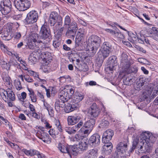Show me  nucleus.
Segmentation results:
<instances>
[{
    "instance_id": "37998d69",
    "label": "nucleus",
    "mask_w": 158,
    "mask_h": 158,
    "mask_svg": "<svg viewBox=\"0 0 158 158\" xmlns=\"http://www.w3.org/2000/svg\"><path fill=\"white\" fill-rule=\"evenodd\" d=\"M44 142L48 144L50 143L51 142V138L49 135L48 134L45 137H44L42 140Z\"/></svg>"
},
{
    "instance_id": "7ed1b4c3",
    "label": "nucleus",
    "mask_w": 158,
    "mask_h": 158,
    "mask_svg": "<svg viewBox=\"0 0 158 158\" xmlns=\"http://www.w3.org/2000/svg\"><path fill=\"white\" fill-rule=\"evenodd\" d=\"M59 149L64 153H68L70 156H76L77 154L76 147L71 145L64 144L60 143L58 145Z\"/></svg>"
},
{
    "instance_id": "9b49d317",
    "label": "nucleus",
    "mask_w": 158,
    "mask_h": 158,
    "mask_svg": "<svg viewBox=\"0 0 158 158\" xmlns=\"http://www.w3.org/2000/svg\"><path fill=\"white\" fill-rule=\"evenodd\" d=\"M100 142V136L98 134H94L91 136L88 140V143L93 147L99 145Z\"/></svg>"
},
{
    "instance_id": "1a4fd4ad",
    "label": "nucleus",
    "mask_w": 158,
    "mask_h": 158,
    "mask_svg": "<svg viewBox=\"0 0 158 158\" xmlns=\"http://www.w3.org/2000/svg\"><path fill=\"white\" fill-rule=\"evenodd\" d=\"M111 52L104 49L103 48L98 52L97 54L98 55L97 60L99 63V64H98L99 67L102 65L105 59L109 56L110 53Z\"/></svg>"
},
{
    "instance_id": "f03ea898",
    "label": "nucleus",
    "mask_w": 158,
    "mask_h": 158,
    "mask_svg": "<svg viewBox=\"0 0 158 158\" xmlns=\"http://www.w3.org/2000/svg\"><path fill=\"white\" fill-rule=\"evenodd\" d=\"M139 135H137L135 133L133 135L132 147L129 150V152L131 153L133 152L135 148L138 149L139 154L144 152L145 150L143 149V146L144 142H142V141H139Z\"/></svg>"
},
{
    "instance_id": "e433bc0d",
    "label": "nucleus",
    "mask_w": 158,
    "mask_h": 158,
    "mask_svg": "<svg viewBox=\"0 0 158 158\" xmlns=\"http://www.w3.org/2000/svg\"><path fill=\"white\" fill-rule=\"evenodd\" d=\"M110 124L109 122L105 119H103L99 124V127L102 128L107 127Z\"/></svg>"
},
{
    "instance_id": "4d7b16f0",
    "label": "nucleus",
    "mask_w": 158,
    "mask_h": 158,
    "mask_svg": "<svg viewBox=\"0 0 158 158\" xmlns=\"http://www.w3.org/2000/svg\"><path fill=\"white\" fill-rule=\"evenodd\" d=\"M133 41H137L138 39V36H137L136 35L133 33H130V36L129 39Z\"/></svg>"
},
{
    "instance_id": "0eeeda50",
    "label": "nucleus",
    "mask_w": 158,
    "mask_h": 158,
    "mask_svg": "<svg viewBox=\"0 0 158 158\" xmlns=\"http://www.w3.org/2000/svg\"><path fill=\"white\" fill-rule=\"evenodd\" d=\"M38 17L37 12L35 10H32L27 14L25 20L27 24H31L37 22Z\"/></svg>"
},
{
    "instance_id": "412c9836",
    "label": "nucleus",
    "mask_w": 158,
    "mask_h": 158,
    "mask_svg": "<svg viewBox=\"0 0 158 158\" xmlns=\"http://www.w3.org/2000/svg\"><path fill=\"white\" fill-rule=\"evenodd\" d=\"M105 144L102 147V153L105 155H107L110 154L112 149L113 146L111 142L104 143Z\"/></svg>"
},
{
    "instance_id": "ea45409f",
    "label": "nucleus",
    "mask_w": 158,
    "mask_h": 158,
    "mask_svg": "<svg viewBox=\"0 0 158 158\" xmlns=\"http://www.w3.org/2000/svg\"><path fill=\"white\" fill-rule=\"evenodd\" d=\"M69 27L71 29L77 31L78 29V26L77 24L74 21H73L71 23L69 26Z\"/></svg>"
},
{
    "instance_id": "b1692460",
    "label": "nucleus",
    "mask_w": 158,
    "mask_h": 158,
    "mask_svg": "<svg viewBox=\"0 0 158 158\" xmlns=\"http://www.w3.org/2000/svg\"><path fill=\"white\" fill-rule=\"evenodd\" d=\"M122 79L124 84L126 85H130L133 82L132 77L128 73L124 75Z\"/></svg>"
},
{
    "instance_id": "603ef678",
    "label": "nucleus",
    "mask_w": 158,
    "mask_h": 158,
    "mask_svg": "<svg viewBox=\"0 0 158 158\" xmlns=\"http://www.w3.org/2000/svg\"><path fill=\"white\" fill-rule=\"evenodd\" d=\"M44 102V109H46L48 111H49L50 109L51 108V106L48 103L45 101V100H42Z\"/></svg>"
},
{
    "instance_id": "338daca9",
    "label": "nucleus",
    "mask_w": 158,
    "mask_h": 158,
    "mask_svg": "<svg viewBox=\"0 0 158 158\" xmlns=\"http://www.w3.org/2000/svg\"><path fill=\"white\" fill-rule=\"evenodd\" d=\"M30 153L31 156H34L35 155H37L38 154H39V152L38 151L35 150H30Z\"/></svg>"
},
{
    "instance_id": "c85d7f7f",
    "label": "nucleus",
    "mask_w": 158,
    "mask_h": 158,
    "mask_svg": "<svg viewBox=\"0 0 158 158\" xmlns=\"http://www.w3.org/2000/svg\"><path fill=\"white\" fill-rule=\"evenodd\" d=\"M146 79L145 77H140L139 81H137V88L139 90H141L142 88V86L145 84L146 82Z\"/></svg>"
},
{
    "instance_id": "4c0bfd02",
    "label": "nucleus",
    "mask_w": 158,
    "mask_h": 158,
    "mask_svg": "<svg viewBox=\"0 0 158 158\" xmlns=\"http://www.w3.org/2000/svg\"><path fill=\"white\" fill-rule=\"evenodd\" d=\"M28 60H29V63L31 64H35V62L37 60L36 57L33 53L31 54L30 55L28 58Z\"/></svg>"
},
{
    "instance_id": "e2e57ef3",
    "label": "nucleus",
    "mask_w": 158,
    "mask_h": 158,
    "mask_svg": "<svg viewBox=\"0 0 158 158\" xmlns=\"http://www.w3.org/2000/svg\"><path fill=\"white\" fill-rule=\"evenodd\" d=\"M59 98L60 99V107H61L62 108H63L64 107V106H65L66 104H65V103L66 102H67L68 101H64V100H62L61 98H60V94H59Z\"/></svg>"
},
{
    "instance_id": "c03bdc74",
    "label": "nucleus",
    "mask_w": 158,
    "mask_h": 158,
    "mask_svg": "<svg viewBox=\"0 0 158 158\" xmlns=\"http://www.w3.org/2000/svg\"><path fill=\"white\" fill-rule=\"evenodd\" d=\"M55 125L57 129L59 131L61 132L63 131V130L62 128L61 125L59 120H56L55 122Z\"/></svg>"
},
{
    "instance_id": "680f3d73",
    "label": "nucleus",
    "mask_w": 158,
    "mask_h": 158,
    "mask_svg": "<svg viewBox=\"0 0 158 158\" xmlns=\"http://www.w3.org/2000/svg\"><path fill=\"white\" fill-rule=\"evenodd\" d=\"M24 79L28 82H32L34 81L32 78H31L30 77L27 75H25L24 76Z\"/></svg>"
},
{
    "instance_id": "ddd939ff",
    "label": "nucleus",
    "mask_w": 158,
    "mask_h": 158,
    "mask_svg": "<svg viewBox=\"0 0 158 158\" xmlns=\"http://www.w3.org/2000/svg\"><path fill=\"white\" fill-rule=\"evenodd\" d=\"M114 135V132L111 129L106 130L103 133L102 138L103 143L109 142Z\"/></svg>"
},
{
    "instance_id": "72a5a7b5",
    "label": "nucleus",
    "mask_w": 158,
    "mask_h": 158,
    "mask_svg": "<svg viewBox=\"0 0 158 158\" xmlns=\"http://www.w3.org/2000/svg\"><path fill=\"white\" fill-rule=\"evenodd\" d=\"M1 6V5L0 11L2 14L7 15L11 11L12 8L4 6L2 7Z\"/></svg>"
},
{
    "instance_id": "cd10ccee",
    "label": "nucleus",
    "mask_w": 158,
    "mask_h": 158,
    "mask_svg": "<svg viewBox=\"0 0 158 158\" xmlns=\"http://www.w3.org/2000/svg\"><path fill=\"white\" fill-rule=\"evenodd\" d=\"M39 36L38 34L36 33H32L29 37L28 39V41H30L31 43L34 42H38L39 43L42 42L41 41H39L38 40Z\"/></svg>"
},
{
    "instance_id": "393cba45",
    "label": "nucleus",
    "mask_w": 158,
    "mask_h": 158,
    "mask_svg": "<svg viewBox=\"0 0 158 158\" xmlns=\"http://www.w3.org/2000/svg\"><path fill=\"white\" fill-rule=\"evenodd\" d=\"M131 63H130L129 66L128 67H124L122 68L123 70L127 73L130 74L131 73L135 74L138 71V68L136 66H133L130 67Z\"/></svg>"
},
{
    "instance_id": "09e8293b",
    "label": "nucleus",
    "mask_w": 158,
    "mask_h": 158,
    "mask_svg": "<svg viewBox=\"0 0 158 158\" xmlns=\"http://www.w3.org/2000/svg\"><path fill=\"white\" fill-rule=\"evenodd\" d=\"M49 134L53 138H56V135H57L58 132L56 133L55 132L54 129L52 128L51 129L48 131Z\"/></svg>"
},
{
    "instance_id": "3c124183",
    "label": "nucleus",
    "mask_w": 158,
    "mask_h": 158,
    "mask_svg": "<svg viewBox=\"0 0 158 158\" xmlns=\"http://www.w3.org/2000/svg\"><path fill=\"white\" fill-rule=\"evenodd\" d=\"M11 64L10 62L5 63L2 64V67L4 69H6L7 70H9L10 69Z\"/></svg>"
},
{
    "instance_id": "79ce46f5",
    "label": "nucleus",
    "mask_w": 158,
    "mask_h": 158,
    "mask_svg": "<svg viewBox=\"0 0 158 158\" xmlns=\"http://www.w3.org/2000/svg\"><path fill=\"white\" fill-rule=\"evenodd\" d=\"M57 21L56 22H57V24L56 25L55 27L56 28V30L57 31L58 29H59V28H57V27H56L57 26H59L60 25L62 26L63 23L62 18L61 16H59L57 19Z\"/></svg>"
},
{
    "instance_id": "de8ad7c7",
    "label": "nucleus",
    "mask_w": 158,
    "mask_h": 158,
    "mask_svg": "<svg viewBox=\"0 0 158 158\" xmlns=\"http://www.w3.org/2000/svg\"><path fill=\"white\" fill-rule=\"evenodd\" d=\"M9 62L11 65H13L15 67H17L18 69H20L21 66L20 64L17 62L16 60H10Z\"/></svg>"
},
{
    "instance_id": "8fccbe9b",
    "label": "nucleus",
    "mask_w": 158,
    "mask_h": 158,
    "mask_svg": "<svg viewBox=\"0 0 158 158\" xmlns=\"http://www.w3.org/2000/svg\"><path fill=\"white\" fill-rule=\"evenodd\" d=\"M59 16L57 12L55 11H53L50 14L49 17L52 19H55L57 20Z\"/></svg>"
},
{
    "instance_id": "052dcab7",
    "label": "nucleus",
    "mask_w": 158,
    "mask_h": 158,
    "mask_svg": "<svg viewBox=\"0 0 158 158\" xmlns=\"http://www.w3.org/2000/svg\"><path fill=\"white\" fill-rule=\"evenodd\" d=\"M145 38V37H144L143 35H140V37H138V39L137 40V41L139 43L142 44H144Z\"/></svg>"
},
{
    "instance_id": "bf43d9fd",
    "label": "nucleus",
    "mask_w": 158,
    "mask_h": 158,
    "mask_svg": "<svg viewBox=\"0 0 158 158\" xmlns=\"http://www.w3.org/2000/svg\"><path fill=\"white\" fill-rule=\"evenodd\" d=\"M60 44L61 42L58 40H55L53 41V45L55 48H59Z\"/></svg>"
},
{
    "instance_id": "0e129e2a",
    "label": "nucleus",
    "mask_w": 158,
    "mask_h": 158,
    "mask_svg": "<svg viewBox=\"0 0 158 158\" xmlns=\"http://www.w3.org/2000/svg\"><path fill=\"white\" fill-rule=\"evenodd\" d=\"M0 47L1 50L2 51H4V52L9 51V49L3 43L0 46Z\"/></svg>"
},
{
    "instance_id": "9d476101",
    "label": "nucleus",
    "mask_w": 158,
    "mask_h": 158,
    "mask_svg": "<svg viewBox=\"0 0 158 158\" xmlns=\"http://www.w3.org/2000/svg\"><path fill=\"white\" fill-rule=\"evenodd\" d=\"M100 111L96 103H94L90 106L88 110L89 116L91 119L97 117L100 114Z\"/></svg>"
},
{
    "instance_id": "69168bd1",
    "label": "nucleus",
    "mask_w": 158,
    "mask_h": 158,
    "mask_svg": "<svg viewBox=\"0 0 158 158\" xmlns=\"http://www.w3.org/2000/svg\"><path fill=\"white\" fill-rule=\"evenodd\" d=\"M32 102H35L37 101V96L35 94L31 95L29 96Z\"/></svg>"
},
{
    "instance_id": "f8f14e48",
    "label": "nucleus",
    "mask_w": 158,
    "mask_h": 158,
    "mask_svg": "<svg viewBox=\"0 0 158 158\" xmlns=\"http://www.w3.org/2000/svg\"><path fill=\"white\" fill-rule=\"evenodd\" d=\"M6 28H4L3 29L0 30V34L3 33L2 36L3 40H9L11 38L10 35V32L12 29V27L10 24H7L5 27Z\"/></svg>"
},
{
    "instance_id": "c756f323",
    "label": "nucleus",
    "mask_w": 158,
    "mask_h": 158,
    "mask_svg": "<svg viewBox=\"0 0 158 158\" xmlns=\"http://www.w3.org/2000/svg\"><path fill=\"white\" fill-rule=\"evenodd\" d=\"M120 66L123 68L124 67H128L130 63V61L128 60L127 57H122L121 58Z\"/></svg>"
},
{
    "instance_id": "864d4df0",
    "label": "nucleus",
    "mask_w": 158,
    "mask_h": 158,
    "mask_svg": "<svg viewBox=\"0 0 158 158\" xmlns=\"http://www.w3.org/2000/svg\"><path fill=\"white\" fill-rule=\"evenodd\" d=\"M23 2L25 4L26 8L28 9L31 6L30 0H22Z\"/></svg>"
},
{
    "instance_id": "6e6d98bb",
    "label": "nucleus",
    "mask_w": 158,
    "mask_h": 158,
    "mask_svg": "<svg viewBox=\"0 0 158 158\" xmlns=\"http://www.w3.org/2000/svg\"><path fill=\"white\" fill-rule=\"evenodd\" d=\"M44 59L45 60H49L50 59H51V53L49 52H45L44 56Z\"/></svg>"
},
{
    "instance_id": "f704fd0d",
    "label": "nucleus",
    "mask_w": 158,
    "mask_h": 158,
    "mask_svg": "<svg viewBox=\"0 0 158 158\" xmlns=\"http://www.w3.org/2000/svg\"><path fill=\"white\" fill-rule=\"evenodd\" d=\"M85 136L83 134H78L75 135V137L73 139L74 141H77L79 143L81 142V141L84 138Z\"/></svg>"
},
{
    "instance_id": "c9c22d12",
    "label": "nucleus",
    "mask_w": 158,
    "mask_h": 158,
    "mask_svg": "<svg viewBox=\"0 0 158 158\" xmlns=\"http://www.w3.org/2000/svg\"><path fill=\"white\" fill-rule=\"evenodd\" d=\"M48 134L47 133L44 132V131H38L36 133V135L38 138L42 140Z\"/></svg>"
},
{
    "instance_id": "5701e85b",
    "label": "nucleus",
    "mask_w": 158,
    "mask_h": 158,
    "mask_svg": "<svg viewBox=\"0 0 158 158\" xmlns=\"http://www.w3.org/2000/svg\"><path fill=\"white\" fill-rule=\"evenodd\" d=\"M14 2L15 7L18 10L24 11L27 10L25 4L23 2L22 0H15Z\"/></svg>"
},
{
    "instance_id": "2eb2a0df",
    "label": "nucleus",
    "mask_w": 158,
    "mask_h": 158,
    "mask_svg": "<svg viewBox=\"0 0 158 158\" xmlns=\"http://www.w3.org/2000/svg\"><path fill=\"white\" fill-rule=\"evenodd\" d=\"M141 135L143 138V139L145 140L147 143H153L156 140V138L154 137L152 134L149 132H142Z\"/></svg>"
},
{
    "instance_id": "a19ab883",
    "label": "nucleus",
    "mask_w": 158,
    "mask_h": 158,
    "mask_svg": "<svg viewBox=\"0 0 158 158\" xmlns=\"http://www.w3.org/2000/svg\"><path fill=\"white\" fill-rule=\"evenodd\" d=\"M65 130L66 132L69 134L74 133L76 132V129H75L73 127H66L65 129Z\"/></svg>"
},
{
    "instance_id": "f257e3e1",
    "label": "nucleus",
    "mask_w": 158,
    "mask_h": 158,
    "mask_svg": "<svg viewBox=\"0 0 158 158\" xmlns=\"http://www.w3.org/2000/svg\"><path fill=\"white\" fill-rule=\"evenodd\" d=\"M87 46V50L90 56H93L96 54L100 46L101 39L96 35H92L89 38Z\"/></svg>"
},
{
    "instance_id": "aec40b11",
    "label": "nucleus",
    "mask_w": 158,
    "mask_h": 158,
    "mask_svg": "<svg viewBox=\"0 0 158 158\" xmlns=\"http://www.w3.org/2000/svg\"><path fill=\"white\" fill-rule=\"evenodd\" d=\"M114 27L116 28L115 31L109 29H106L105 30L106 31L110 33L114 37L123 39L124 38V35L121 33L118 29L116 27Z\"/></svg>"
},
{
    "instance_id": "423d86ee",
    "label": "nucleus",
    "mask_w": 158,
    "mask_h": 158,
    "mask_svg": "<svg viewBox=\"0 0 158 158\" xmlns=\"http://www.w3.org/2000/svg\"><path fill=\"white\" fill-rule=\"evenodd\" d=\"M42 39L46 40L49 42L52 39V35L49 27L44 24L41 26L39 33Z\"/></svg>"
},
{
    "instance_id": "49530a36",
    "label": "nucleus",
    "mask_w": 158,
    "mask_h": 158,
    "mask_svg": "<svg viewBox=\"0 0 158 158\" xmlns=\"http://www.w3.org/2000/svg\"><path fill=\"white\" fill-rule=\"evenodd\" d=\"M138 61L141 63H143L148 65H150V63L147 60L143 58H140L138 59Z\"/></svg>"
},
{
    "instance_id": "4be33fe9",
    "label": "nucleus",
    "mask_w": 158,
    "mask_h": 158,
    "mask_svg": "<svg viewBox=\"0 0 158 158\" xmlns=\"http://www.w3.org/2000/svg\"><path fill=\"white\" fill-rule=\"evenodd\" d=\"M116 149L117 154L120 155L121 156H122L121 155L124 154L127 150V145L126 143L120 142L118 144Z\"/></svg>"
},
{
    "instance_id": "a211bd4d",
    "label": "nucleus",
    "mask_w": 158,
    "mask_h": 158,
    "mask_svg": "<svg viewBox=\"0 0 158 158\" xmlns=\"http://www.w3.org/2000/svg\"><path fill=\"white\" fill-rule=\"evenodd\" d=\"M79 106V105L74 102L66 103L64 107V110L67 113H69L77 110Z\"/></svg>"
},
{
    "instance_id": "473e14b6",
    "label": "nucleus",
    "mask_w": 158,
    "mask_h": 158,
    "mask_svg": "<svg viewBox=\"0 0 158 158\" xmlns=\"http://www.w3.org/2000/svg\"><path fill=\"white\" fill-rule=\"evenodd\" d=\"M102 48L111 52L113 51V46L109 42H105L103 43L102 45Z\"/></svg>"
},
{
    "instance_id": "a18cd8bd",
    "label": "nucleus",
    "mask_w": 158,
    "mask_h": 158,
    "mask_svg": "<svg viewBox=\"0 0 158 158\" xmlns=\"http://www.w3.org/2000/svg\"><path fill=\"white\" fill-rule=\"evenodd\" d=\"M3 6H4L12 8V4L10 0H3Z\"/></svg>"
},
{
    "instance_id": "2f4dec72",
    "label": "nucleus",
    "mask_w": 158,
    "mask_h": 158,
    "mask_svg": "<svg viewBox=\"0 0 158 158\" xmlns=\"http://www.w3.org/2000/svg\"><path fill=\"white\" fill-rule=\"evenodd\" d=\"M78 148L80 149V150L85 151H86L88 148V144L86 142L82 141L79 143Z\"/></svg>"
},
{
    "instance_id": "20e7f679",
    "label": "nucleus",
    "mask_w": 158,
    "mask_h": 158,
    "mask_svg": "<svg viewBox=\"0 0 158 158\" xmlns=\"http://www.w3.org/2000/svg\"><path fill=\"white\" fill-rule=\"evenodd\" d=\"M10 88H8L6 90L3 89H0V94L3 99L6 102L8 101H14L15 95Z\"/></svg>"
},
{
    "instance_id": "a878e982",
    "label": "nucleus",
    "mask_w": 158,
    "mask_h": 158,
    "mask_svg": "<svg viewBox=\"0 0 158 158\" xmlns=\"http://www.w3.org/2000/svg\"><path fill=\"white\" fill-rule=\"evenodd\" d=\"M95 123V120L94 119H91L83 123V127L92 130Z\"/></svg>"
},
{
    "instance_id": "f3484780",
    "label": "nucleus",
    "mask_w": 158,
    "mask_h": 158,
    "mask_svg": "<svg viewBox=\"0 0 158 158\" xmlns=\"http://www.w3.org/2000/svg\"><path fill=\"white\" fill-rule=\"evenodd\" d=\"M1 78L5 85L8 88H11L12 86V81L8 74L6 72H3L1 75Z\"/></svg>"
},
{
    "instance_id": "39448f33",
    "label": "nucleus",
    "mask_w": 158,
    "mask_h": 158,
    "mask_svg": "<svg viewBox=\"0 0 158 158\" xmlns=\"http://www.w3.org/2000/svg\"><path fill=\"white\" fill-rule=\"evenodd\" d=\"M74 92V90L71 86H66L60 93V98L64 101H68L72 97Z\"/></svg>"
},
{
    "instance_id": "4468645a",
    "label": "nucleus",
    "mask_w": 158,
    "mask_h": 158,
    "mask_svg": "<svg viewBox=\"0 0 158 158\" xmlns=\"http://www.w3.org/2000/svg\"><path fill=\"white\" fill-rule=\"evenodd\" d=\"M98 151V149L96 148L90 149L85 153L84 158H97Z\"/></svg>"
},
{
    "instance_id": "774afa93",
    "label": "nucleus",
    "mask_w": 158,
    "mask_h": 158,
    "mask_svg": "<svg viewBox=\"0 0 158 158\" xmlns=\"http://www.w3.org/2000/svg\"><path fill=\"white\" fill-rule=\"evenodd\" d=\"M15 87L18 90H20L22 89V86L20 81H18L15 85Z\"/></svg>"
},
{
    "instance_id": "13d9d810",
    "label": "nucleus",
    "mask_w": 158,
    "mask_h": 158,
    "mask_svg": "<svg viewBox=\"0 0 158 158\" xmlns=\"http://www.w3.org/2000/svg\"><path fill=\"white\" fill-rule=\"evenodd\" d=\"M57 20L49 17V22L51 26H54L57 22Z\"/></svg>"
},
{
    "instance_id": "7c9ffc66",
    "label": "nucleus",
    "mask_w": 158,
    "mask_h": 158,
    "mask_svg": "<svg viewBox=\"0 0 158 158\" xmlns=\"http://www.w3.org/2000/svg\"><path fill=\"white\" fill-rule=\"evenodd\" d=\"M77 31L74 30L68 27V30L66 32V35L69 38L74 39L76 35Z\"/></svg>"
},
{
    "instance_id": "6ab92c4d",
    "label": "nucleus",
    "mask_w": 158,
    "mask_h": 158,
    "mask_svg": "<svg viewBox=\"0 0 158 158\" xmlns=\"http://www.w3.org/2000/svg\"><path fill=\"white\" fill-rule=\"evenodd\" d=\"M116 56H112L108 59V68L110 71H112L114 69L115 67L117 64V61Z\"/></svg>"
},
{
    "instance_id": "bb28decb",
    "label": "nucleus",
    "mask_w": 158,
    "mask_h": 158,
    "mask_svg": "<svg viewBox=\"0 0 158 158\" xmlns=\"http://www.w3.org/2000/svg\"><path fill=\"white\" fill-rule=\"evenodd\" d=\"M83 94L81 93L76 92L75 93L73 100L74 103H76L79 105V102L81 101L84 98Z\"/></svg>"
},
{
    "instance_id": "5fc2aeb1",
    "label": "nucleus",
    "mask_w": 158,
    "mask_h": 158,
    "mask_svg": "<svg viewBox=\"0 0 158 158\" xmlns=\"http://www.w3.org/2000/svg\"><path fill=\"white\" fill-rule=\"evenodd\" d=\"M83 122L82 121H80L79 123L77 124L76 125L74 126L73 127L74 128L76 129V131L80 128L83 125Z\"/></svg>"
},
{
    "instance_id": "6e6552de",
    "label": "nucleus",
    "mask_w": 158,
    "mask_h": 158,
    "mask_svg": "<svg viewBox=\"0 0 158 158\" xmlns=\"http://www.w3.org/2000/svg\"><path fill=\"white\" fill-rule=\"evenodd\" d=\"M85 36V34L84 33L83 30L79 29L75 38V48L77 51L81 50V48L79 47L81 42L83 40Z\"/></svg>"
},
{
    "instance_id": "58836bf2",
    "label": "nucleus",
    "mask_w": 158,
    "mask_h": 158,
    "mask_svg": "<svg viewBox=\"0 0 158 158\" xmlns=\"http://www.w3.org/2000/svg\"><path fill=\"white\" fill-rule=\"evenodd\" d=\"M71 20L70 17L68 15H66L64 18V26H69L71 23Z\"/></svg>"
},
{
    "instance_id": "dca6fc26",
    "label": "nucleus",
    "mask_w": 158,
    "mask_h": 158,
    "mask_svg": "<svg viewBox=\"0 0 158 158\" xmlns=\"http://www.w3.org/2000/svg\"><path fill=\"white\" fill-rule=\"evenodd\" d=\"M81 116L77 114L69 116L67 120L69 125H73L77 123L81 119Z\"/></svg>"
}]
</instances>
